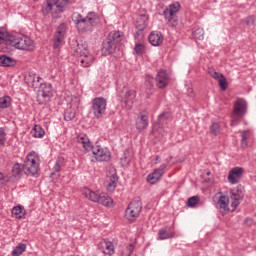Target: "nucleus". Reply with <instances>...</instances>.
<instances>
[{
	"label": "nucleus",
	"instance_id": "aec40b11",
	"mask_svg": "<svg viewBox=\"0 0 256 256\" xmlns=\"http://www.w3.org/2000/svg\"><path fill=\"white\" fill-rule=\"evenodd\" d=\"M149 22V15L147 14H141L138 16L136 20V35H139L141 31H145L147 29V23Z\"/></svg>",
	"mask_w": 256,
	"mask_h": 256
},
{
	"label": "nucleus",
	"instance_id": "72a5a7b5",
	"mask_svg": "<svg viewBox=\"0 0 256 256\" xmlns=\"http://www.w3.org/2000/svg\"><path fill=\"white\" fill-rule=\"evenodd\" d=\"M115 187H117V175L113 174L109 178V182L107 184L108 191H115Z\"/></svg>",
	"mask_w": 256,
	"mask_h": 256
},
{
	"label": "nucleus",
	"instance_id": "49530a36",
	"mask_svg": "<svg viewBox=\"0 0 256 256\" xmlns=\"http://www.w3.org/2000/svg\"><path fill=\"white\" fill-rule=\"evenodd\" d=\"M209 75L210 77H212L213 79H216L219 81V79H221L224 75L215 71V70H210L209 71Z\"/></svg>",
	"mask_w": 256,
	"mask_h": 256
},
{
	"label": "nucleus",
	"instance_id": "7ed1b4c3",
	"mask_svg": "<svg viewBox=\"0 0 256 256\" xmlns=\"http://www.w3.org/2000/svg\"><path fill=\"white\" fill-rule=\"evenodd\" d=\"M123 32L111 31L102 42V55H113L121 47Z\"/></svg>",
	"mask_w": 256,
	"mask_h": 256
},
{
	"label": "nucleus",
	"instance_id": "6e6d98bb",
	"mask_svg": "<svg viewBox=\"0 0 256 256\" xmlns=\"http://www.w3.org/2000/svg\"><path fill=\"white\" fill-rule=\"evenodd\" d=\"M156 161H159V156H156Z\"/></svg>",
	"mask_w": 256,
	"mask_h": 256
},
{
	"label": "nucleus",
	"instance_id": "5701e85b",
	"mask_svg": "<svg viewBox=\"0 0 256 256\" xmlns=\"http://www.w3.org/2000/svg\"><path fill=\"white\" fill-rule=\"evenodd\" d=\"M63 167H65V158L58 157L52 168L51 177H56V179H58L59 173L61 172V169H63Z\"/></svg>",
	"mask_w": 256,
	"mask_h": 256
},
{
	"label": "nucleus",
	"instance_id": "f8f14e48",
	"mask_svg": "<svg viewBox=\"0 0 256 256\" xmlns=\"http://www.w3.org/2000/svg\"><path fill=\"white\" fill-rule=\"evenodd\" d=\"M53 97V87L49 83H41L37 92V102L39 105H47Z\"/></svg>",
	"mask_w": 256,
	"mask_h": 256
},
{
	"label": "nucleus",
	"instance_id": "dca6fc26",
	"mask_svg": "<svg viewBox=\"0 0 256 256\" xmlns=\"http://www.w3.org/2000/svg\"><path fill=\"white\" fill-rule=\"evenodd\" d=\"M243 173H245V170L242 167H235L231 169L228 174V182L231 183V185H237V183L241 181Z\"/></svg>",
	"mask_w": 256,
	"mask_h": 256
},
{
	"label": "nucleus",
	"instance_id": "8fccbe9b",
	"mask_svg": "<svg viewBox=\"0 0 256 256\" xmlns=\"http://www.w3.org/2000/svg\"><path fill=\"white\" fill-rule=\"evenodd\" d=\"M244 21L247 25H255V16H249Z\"/></svg>",
	"mask_w": 256,
	"mask_h": 256
},
{
	"label": "nucleus",
	"instance_id": "2f4dec72",
	"mask_svg": "<svg viewBox=\"0 0 256 256\" xmlns=\"http://www.w3.org/2000/svg\"><path fill=\"white\" fill-rule=\"evenodd\" d=\"M27 249V245L26 244H19L18 246H16L13 251H12V256H20L23 255V253H25Z\"/></svg>",
	"mask_w": 256,
	"mask_h": 256
},
{
	"label": "nucleus",
	"instance_id": "cd10ccee",
	"mask_svg": "<svg viewBox=\"0 0 256 256\" xmlns=\"http://www.w3.org/2000/svg\"><path fill=\"white\" fill-rule=\"evenodd\" d=\"M15 59L7 56L2 55L0 56V66L1 67H15Z\"/></svg>",
	"mask_w": 256,
	"mask_h": 256
},
{
	"label": "nucleus",
	"instance_id": "f3484780",
	"mask_svg": "<svg viewBox=\"0 0 256 256\" xmlns=\"http://www.w3.org/2000/svg\"><path fill=\"white\" fill-rule=\"evenodd\" d=\"M97 247L104 255H115V246L113 245V242L102 239L98 242Z\"/></svg>",
	"mask_w": 256,
	"mask_h": 256
},
{
	"label": "nucleus",
	"instance_id": "20e7f679",
	"mask_svg": "<svg viewBox=\"0 0 256 256\" xmlns=\"http://www.w3.org/2000/svg\"><path fill=\"white\" fill-rule=\"evenodd\" d=\"M69 3H71V0H47L42 5V13L43 15L52 13L53 17H59L67 9Z\"/></svg>",
	"mask_w": 256,
	"mask_h": 256
},
{
	"label": "nucleus",
	"instance_id": "c9c22d12",
	"mask_svg": "<svg viewBox=\"0 0 256 256\" xmlns=\"http://www.w3.org/2000/svg\"><path fill=\"white\" fill-rule=\"evenodd\" d=\"M11 106V97L4 96L0 98V109H7V107Z\"/></svg>",
	"mask_w": 256,
	"mask_h": 256
},
{
	"label": "nucleus",
	"instance_id": "bb28decb",
	"mask_svg": "<svg viewBox=\"0 0 256 256\" xmlns=\"http://www.w3.org/2000/svg\"><path fill=\"white\" fill-rule=\"evenodd\" d=\"M13 39V35L9 34L7 29L0 28V45H3L5 43H9L11 45V40Z\"/></svg>",
	"mask_w": 256,
	"mask_h": 256
},
{
	"label": "nucleus",
	"instance_id": "603ef678",
	"mask_svg": "<svg viewBox=\"0 0 256 256\" xmlns=\"http://www.w3.org/2000/svg\"><path fill=\"white\" fill-rule=\"evenodd\" d=\"M0 181H9V178L7 176H5V174H3L2 172H0Z\"/></svg>",
	"mask_w": 256,
	"mask_h": 256
},
{
	"label": "nucleus",
	"instance_id": "ddd939ff",
	"mask_svg": "<svg viewBox=\"0 0 256 256\" xmlns=\"http://www.w3.org/2000/svg\"><path fill=\"white\" fill-rule=\"evenodd\" d=\"M107 111V100L103 97H96L92 100L91 112L96 119H101Z\"/></svg>",
	"mask_w": 256,
	"mask_h": 256
},
{
	"label": "nucleus",
	"instance_id": "1a4fd4ad",
	"mask_svg": "<svg viewBox=\"0 0 256 256\" xmlns=\"http://www.w3.org/2000/svg\"><path fill=\"white\" fill-rule=\"evenodd\" d=\"M143 209L141 198H134L125 210V217L128 221H135Z\"/></svg>",
	"mask_w": 256,
	"mask_h": 256
},
{
	"label": "nucleus",
	"instance_id": "09e8293b",
	"mask_svg": "<svg viewBox=\"0 0 256 256\" xmlns=\"http://www.w3.org/2000/svg\"><path fill=\"white\" fill-rule=\"evenodd\" d=\"M0 145H5V130L0 128Z\"/></svg>",
	"mask_w": 256,
	"mask_h": 256
},
{
	"label": "nucleus",
	"instance_id": "423d86ee",
	"mask_svg": "<svg viewBox=\"0 0 256 256\" xmlns=\"http://www.w3.org/2000/svg\"><path fill=\"white\" fill-rule=\"evenodd\" d=\"M22 169L26 175L35 177L39 172V156L35 152H30L22 166Z\"/></svg>",
	"mask_w": 256,
	"mask_h": 256
},
{
	"label": "nucleus",
	"instance_id": "9b49d317",
	"mask_svg": "<svg viewBox=\"0 0 256 256\" xmlns=\"http://www.w3.org/2000/svg\"><path fill=\"white\" fill-rule=\"evenodd\" d=\"M119 101L124 103L126 109H133V104L135 103V97H137V92L134 89H129L124 87L120 92H118Z\"/></svg>",
	"mask_w": 256,
	"mask_h": 256
},
{
	"label": "nucleus",
	"instance_id": "393cba45",
	"mask_svg": "<svg viewBox=\"0 0 256 256\" xmlns=\"http://www.w3.org/2000/svg\"><path fill=\"white\" fill-rule=\"evenodd\" d=\"M79 61L82 67H91V64L95 61V57L87 52V54L80 56Z\"/></svg>",
	"mask_w": 256,
	"mask_h": 256
},
{
	"label": "nucleus",
	"instance_id": "a878e982",
	"mask_svg": "<svg viewBox=\"0 0 256 256\" xmlns=\"http://www.w3.org/2000/svg\"><path fill=\"white\" fill-rule=\"evenodd\" d=\"M217 205H219L222 213H229V197L221 195Z\"/></svg>",
	"mask_w": 256,
	"mask_h": 256
},
{
	"label": "nucleus",
	"instance_id": "79ce46f5",
	"mask_svg": "<svg viewBox=\"0 0 256 256\" xmlns=\"http://www.w3.org/2000/svg\"><path fill=\"white\" fill-rule=\"evenodd\" d=\"M134 51L136 55H143V53H145V45L142 43L136 44L134 47Z\"/></svg>",
	"mask_w": 256,
	"mask_h": 256
},
{
	"label": "nucleus",
	"instance_id": "f03ea898",
	"mask_svg": "<svg viewBox=\"0 0 256 256\" xmlns=\"http://www.w3.org/2000/svg\"><path fill=\"white\" fill-rule=\"evenodd\" d=\"M77 143H80L82 145L83 149L86 152L92 151L96 161H110L111 160V151H109L107 148H103L99 145L96 147L93 146L91 143V140L89 139L86 134H80L76 137Z\"/></svg>",
	"mask_w": 256,
	"mask_h": 256
},
{
	"label": "nucleus",
	"instance_id": "c03bdc74",
	"mask_svg": "<svg viewBox=\"0 0 256 256\" xmlns=\"http://www.w3.org/2000/svg\"><path fill=\"white\" fill-rule=\"evenodd\" d=\"M198 203H199V196H192L187 201L188 207H195V205Z\"/></svg>",
	"mask_w": 256,
	"mask_h": 256
},
{
	"label": "nucleus",
	"instance_id": "a19ab883",
	"mask_svg": "<svg viewBox=\"0 0 256 256\" xmlns=\"http://www.w3.org/2000/svg\"><path fill=\"white\" fill-rule=\"evenodd\" d=\"M221 130V126L219 125V123L214 122L211 126H210V132L212 135H219V131Z\"/></svg>",
	"mask_w": 256,
	"mask_h": 256
},
{
	"label": "nucleus",
	"instance_id": "0eeeda50",
	"mask_svg": "<svg viewBox=\"0 0 256 256\" xmlns=\"http://www.w3.org/2000/svg\"><path fill=\"white\" fill-rule=\"evenodd\" d=\"M83 195H84V197H86V199H89L93 203H99L100 205H103L104 207H111V205H113V199H111V197L105 195V193L95 192V191L87 188L83 192Z\"/></svg>",
	"mask_w": 256,
	"mask_h": 256
},
{
	"label": "nucleus",
	"instance_id": "37998d69",
	"mask_svg": "<svg viewBox=\"0 0 256 256\" xmlns=\"http://www.w3.org/2000/svg\"><path fill=\"white\" fill-rule=\"evenodd\" d=\"M145 81H146V86L148 87V89H153V87L155 85V79L153 78V76L146 75Z\"/></svg>",
	"mask_w": 256,
	"mask_h": 256
},
{
	"label": "nucleus",
	"instance_id": "412c9836",
	"mask_svg": "<svg viewBox=\"0 0 256 256\" xmlns=\"http://www.w3.org/2000/svg\"><path fill=\"white\" fill-rule=\"evenodd\" d=\"M148 40L153 47H159L163 43V34L160 31H153L148 36Z\"/></svg>",
	"mask_w": 256,
	"mask_h": 256
},
{
	"label": "nucleus",
	"instance_id": "de8ad7c7",
	"mask_svg": "<svg viewBox=\"0 0 256 256\" xmlns=\"http://www.w3.org/2000/svg\"><path fill=\"white\" fill-rule=\"evenodd\" d=\"M30 79L32 80V87H37V85H39V83H40V85H41V81H43V78L42 77H37V81H35V78L34 77H32V76H30Z\"/></svg>",
	"mask_w": 256,
	"mask_h": 256
},
{
	"label": "nucleus",
	"instance_id": "e433bc0d",
	"mask_svg": "<svg viewBox=\"0 0 256 256\" xmlns=\"http://www.w3.org/2000/svg\"><path fill=\"white\" fill-rule=\"evenodd\" d=\"M22 170L21 164L15 163L12 167V177H21Z\"/></svg>",
	"mask_w": 256,
	"mask_h": 256
},
{
	"label": "nucleus",
	"instance_id": "6ab92c4d",
	"mask_svg": "<svg viewBox=\"0 0 256 256\" xmlns=\"http://www.w3.org/2000/svg\"><path fill=\"white\" fill-rule=\"evenodd\" d=\"M156 82L159 89H165V87L169 85V75L167 74V72H165V70H161L158 72L156 76Z\"/></svg>",
	"mask_w": 256,
	"mask_h": 256
},
{
	"label": "nucleus",
	"instance_id": "4c0bfd02",
	"mask_svg": "<svg viewBox=\"0 0 256 256\" xmlns=\"http://www.w3.org/2000/svg\"><path fill=\"white\" fill-rule=\"evenodd\" d=\"M241 147H247L248 142L247 139H249V130L241 131Z\"/></svg>",
	"mask_w": 256,
	"mask_h": 256
},
{
	"label": "nucleus",
	"instance_id": "9d476101",
	"mask_svg": "<svg viewBox=\"0 0 256 256\" xmlns=\"http://www.w3.org/2000/svg\"><path fill=\"white\" fill-rule=\"evenodd\" d=\"M10 45L21 51H33V40L27 36L12 35Z\"/></svg>",
	"mask_w": 256,
	"mask_h": 256
},
{
	"label": "nucleus",
	"instance_id": "6e6552de",
	"mask_svg": "<svg viewBox=\"0 0 256 256\" xmlns=\"http://www.w3.org/2000/svg\"><path fill=\"white\" fill-rule=\"evenodd\" d=\"M178 11H181V4L179 2L170 4L169 7L163 11L162 15L169 27H177V25H179V18L177 17Z\"/></svg>",
	"mask_w": 256,
	"mask_h": 256
},
{
	"label": "nucleus",
	"instance_id": "3c124183",
	"mask_svg": "<svg viewBox=\"0 0 256 256\" xmlns=\"http://www.w3.org/2000/svg\"><path fill=\"white\" fill-rule=\"evenodd\" d=\"M253 223H254L253 218L248 217L244 220V225H246L247 227H253Z\"/></svg>",
	"mask_w": 256,
	"mask_h": 256
},
{
	"label": "nucleus",
	"instance_id": "4be33fe9",
	"mask_svg": "<svg viewBox=\"0 0 256 256\" xmlns=\"http://www.w3.org/2000/svg\"><path fill=\"white\" fill-rule=\"evenodd\" d=\"M173 237H175V232H173V230H171V227L169 226L163 227L158 231V239L160 241H165L166 239H173Z\"/></svg>",
	"mask_w": 256,
	"mask_h": 256
},
{
	"label": "nucleus",
	"instance_id": "4d7b16f0",
	"mask_svg": "<svg viewBox=\"0 0 256 256\" xmlns=\"http://www.w3.org/2000/svg\"><path fill=\"white\" fill-rule=\"evenodd\" d=\"M207 175H211V173H210V172H208V173H207Z\"/></svg>",
	"mask_w": 256,
	"mask_h": 256
},
{
	"label": "nucleus",
	"instance_id": "b1692460",
	"mask_svg": "<svg viewBox=\"0 0 256 256\" xmlns=\"http://www.w3.org/2000/svg\"><path fill=\"white\" fill-rule=\"evenodd\" d=\"M230 199L232 200L231 202V207L233 208L232 211H235L237 207L241 204V199H243V194L239 192V190H236L231 193Z\"/></svg>",
	"mask_w": 256,
	"mask_h": 256
},
{
	"label": "nucleus",
	"instance_id": "39448f33",
	"mask_svg": "<svg viewBox=\"0 0 256 256\" xmlns=\"http://www.w3.org/2000/svg\"><path fill=\"white\" fill-rule=\"evenodd\" d=\"M247 115V101L243 98H238L234 102L233 111H232V120L231 126L235 127L241 123V120Z\"/></svg>",
	"mask_w": 256,
	"mask_h": 256
},
{
	"label": "nucleus",
	"instance_id": "58836bf2",
	"mask_svg": "<svg viewBox=\"0 0 256 256\" xmlns=\"http://www.w3.org/2000/svg\"><path fill=\"white\" fill-rule=\"evenodd\" d=\"M73 119H75V111H73L71 108L66 109L64 112V120L73 121Z\"/></svg>",
	"mask_w": 256,
	"mask_h": 256
},
{
	"label": "nucleus",
	"instance_id": "473e14b6",
	"mask_svg": "<svg viewBox=\"0 0 256 256\" xmlns=\"http://www.w3.org/2000/svg\"><path fill=\"white\" fill-rule=\"evenodd\" d=\"M192 35L194 37V39H198L199 41H203V39L205 38V31L203 30V28H196L192 31Z\"/></svg>",
	"mask_w": 256,
	"mask_h": 256
},
{
	"label": "nucleus",
	"instance_id": "f704fd0d",
	"mask_svg": "<svg viewBox=\"0 0 256 256\" xmlns=\"http://www.w3.org/2000/svg\"><path fill=\"white\" fill-rule=\"evenodd\" d=\"M34 134L33 137L41 139L45 136V130L41 127V125H35L33 128Z\"/></svg>",
	"mask_w": 256,
	"mask_h": 256
},
{
	"label": "nucleus",
	"instance_id": "7c9ffc66",
	"mask_svg": "<svg viewBox=\"0 0 256 256\" xmlns=\"http://www.w3.org/2000/svg\"><path fill=\"white\" fill-rule=\"evenodd\" d=\"M120 163L122 167H127V165L131 163V154L129 153V150H124L122 157L120 158Z\"/></svg>",
	"mask_w": 256,
	"mask_h": 256
},
{
	"label": "nucleus",
	"instance_id": "c85d7f7f",
	"mask_svg": "<svg viewBox=\"0 0 256 256\" xmlns=\"http://www.w3.org/2000/svg\"><path fill=\"white\" fill-rule=\"evenodd\" d=\"M76 48L74 49L76 55H79V57H82V55H87L89 53V50L87 49L86 43H77L76 42Z\"/></svg>",
	"mask_w": 256,
	"mask_h": 256
},
{
	"label": "nucleus",
	"instance_id": "c756f323",
	"mask_svg": "<svg viewBox=\"0 0 256 256\" xmlns=\"http://www.w3.org/2000/svg\"><path fill=\"white\" fill-rule=\"evenodd\" d=\"M12 215H14L16 219H23V217H25V208H23V206L13 207Z\"/></svg>",
	"mask_w": 256,
	"mask_h": 256
},
{
	"label": "nucleus",
	"instance_id": "864d4df0",
	"mask_svg": "<svg viewBox=\"0 0 256 256\" xmlns=\"http://www.w3.org/2000/svg\"><path fill=\"white\" fill-rule=\"evenodd\" d=\"M171 159H173V156H170L169 158L166 159L167 163H171Z\"/></svg>",
	"mask_w": 256,
	"mask_h": 256
},
{
	"label": "nucleus",
	"instance_id": "2eb2a0df",
	"mask_svg": "<svg viewBox=\"0 0 256 256\" xmlns=\"http://www.w3.org/2000/svg\"><path fill=\"white\" fill-rule=\"evenodd\" d=\"M147 127H149V113L147 111H141L136 118V129L138 131H144Z\"/></svg>",
	"mask_w": 256,
	"mask_h": 256
},
{
	"label": "nucleus",
	"instance_id": "f257e3e1",
	"mask_svg": "<svg viewBox=\"0 0 256 256\" xmlns=\"http://www.w3.org/2000/svg\"><path fill=\"white\" fill-rule=\"evenodd\" d=\"M72 21L78 33H93L95 27L101 23V18L95 12H88L86 16L79 12H74L72 14Z\"/></svg>",
	"mask_w": 256,
	"mask_h": 256
},
{
	"label": "nucleus",
	"instance_id": "a18cd8bd",
	"mask_svg": "<svg viewBox=\"0 0 256 256\" xmlns=\"http://www.w3.org/2000/svg\"><path fill=\"white\" fill-rule=\"evenodd\" d=\"M219 86L221 87L222 91H225L228 87L227 84V79L225 78V76H223L222 78H220L218 80Z\"/></svg>",
	"mask_w": 256,
	"mask_h": 256
},
{
	"label": "nucleus",
	"instance_id": "ea45409f",
	"mask_svg": "<svg viewBox=\"0 0 256 256\" xmlns=\"http://www.w3.org/2000/svg\"><path fill=\"white\" fill-rule=\"evenodd\" d=\"M169 117H171V114H169V112H163L158 116V124L159 125H163V123H165V121H167V119H169Z\"/></svg>",
	"mask_w": 256,
	"mask_h": 256
},
{
	"label": "nucleus",
	"instance_id": "a211bd4d",
	"mask_svg": "<svg viewBox=\"0 0 256 256\" xmlns=\"http://www.w3.org/2000/svg\"><path fill=\"white\" fill-rule=\"evenodd\" d=\"M165 169H167V164H162L158 169H156L153 173L149 174L147 176V181L151 185H155L159 179L163 176V173H165Z\"/></svg>",
	"mask_w": 256,
	"mask_h": 256
},
{
	"label": "nucleus",
	"instance_id": "5fc2aeb1",
	"mask_svg": "<svg viewBox=\"0 0 256 256\" xmlns=\"http://www.w3.org/2000/svg\"><path fill=\"white\" fill-rule=\"evenodd\" d=\"M190 97H193V90H191V94H190Z\"/></svg>",
	"mask_w": 256,
	"mask_h": 256
},
{
	"label": "nucleus",
	"instance_id": "4468645a",
	"mask_svg": "<svg viewBox=\"0 0 256 256\" xmlns=\"http://www.w3.org/2000/svg\"><path fill=\"white\" fill-rule=\"evenodd\" d=\"M65 33H67V25L65 23H61L57 27V31L53 38L54 49H59L61 43H63V40L65 39Z\"/></svg>",
	"mask_w": 256,
	"mask_h": 256
}]
</instances>
